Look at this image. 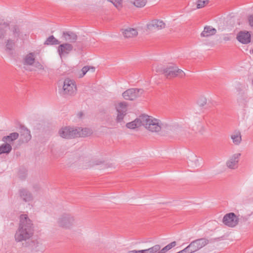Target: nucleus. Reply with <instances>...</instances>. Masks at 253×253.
<instances>
[{
	"label": "nucleus",
	"instance_id": "nucleus-1",
	"mask_svg": "<svg viewBox=\"0 0 253 253\" xmlns=\"http://www.w3.org/2000/svg\"><path fill=\"white\" fill-rule=\"evenodd\" d=\"M34 233L32 221L27 214H21L19 217L18 228L14 235L15 241L17 242L26 241L33 236Z\"/></svg>",
	"mask_w": 253,
	"mask_h": 253
},
{
	"label": "nucleus",
	"instance_id": "nucleus-2",
	"mask_svg": "<svg viewBox=\"0 0 253 253\" xmlns=\"http://www.w3.org/2000/svg\"><path fill=\"white\" fill-rule=\"evenodd\" d=\"M143 126L152 132L159 133L163 128V124L158 119L148 115H144Z\"/></svg>",
	"mask_w": 253,
	"mask_h": 253
},
{
	"label": "nucleus",
	"instance_id": "nucleus-3",
	"mask_svg": "<svg viewBox=\"0 0 253 253\" xmlns=\"http://www.w3.org/2000/svg\"><path fill=\"white\" fill-rule=\"evenodd\" d=\"M57 222L60 227L70 229L77 224V220L71 214L66 213L60 216Z\"/></svg>",
	"mask_w": 253,
	"mask_h": 253
},
{
	"label": "nucleus",
	"instance_id": "nucleus-4",
	"mask_svg": "<svg viewBox=\"0 0 253 253\" xmlns=\"http://www.w3.org/2000/svg\"><path fill=\"white\" fill-rule=\"evenodd\" d=\"M161 72L164 74L167 78H174L179 77L182 78L185 76V73L181 69H178L176 66L170 65L164 68Z\"/></svg>",
	"mask_w": 253,
	"mask_h": 253
},
{
	"label": "nucleus",
	"instance_id": "nucleus-5",
	"mask_svg": "<svg viewBox=\"0 0 253 253\" xmlns=\"http://www.w3.org/2000/svg\"><path fill=\"white\" fill-rule=\"evenodd\" d=\"M77 91L75 82L70 79H66L64 81L62 94L64 95H74Z\"/></svg>",
	"mask_w": 253,
	"mask_h": 253
},
{
	"label": "nucleus",
	"instance_id": "nucleus-6",
	"mask_svg": "<svg viewBox=\"0 0 253 253\" xmlns=\"http://www.w3.org/2000/svg\"><path fill=\"white\" fill-rule=\"evenodd\" d=\"M58 133L61 137L64 138L69 139L77 137L78 131L77 130V128L69 126H65L61 128L59 130Z\"/></svg>",
	"mask_w": 253,
	"mask_h": 253
},
{
	"label": "nucleus",
	"instance_id": "nucleus-7",
	"mask_svg": "<svg viewBox=\"0 0 253 253\" xmlns=\"http://www.w3.org/2000/svg\"><path fill=\"white\" fill-rule=\"evenodd\" d=\"M143 92L142 89L130 88L123 93V96L126 100H134L139 97Z\"/></svg>",
	"mask_w": 253,
	"mask_h": 253
},
{
	"label": "nucleus",
	"instance_id": "nucleus-8",
	"mask_svg": "<svg viewBox=\"0 0 253 253\" xmlns=\"http://www.w3.org/2000/svg\"><path fill=\"white\" fill-rule=\"evenodd\" d=\"M223 223L230 227L236 226L239 222V218L233 212L226 214L222 219Z\"/></svg>",
	"mask_w": 253,
	"mask_h": 253
},
{
	"label": "nucleus",
	"instance_id": "nucleus-9",
	"mask_svg": "<svg viewBox=\"0 0 253 253\" xmlns=\"http://www.w3.org/2000/svg\"><path fill=\"white\" fill-rule=\"evenodd\" d=\"M209 242L210 241L209 240L204 238H202L196 239L191 242L190 245L194 252H196V251L199 250L203 247L208 245Z\"/></svg>",
	"mask_w": 253,
	"mask_h": 253
},
{
	"label": "nucleus",
	"instance_id": "nucleus-10",
	"mask_svg": "<svg viewBox=\"0 0 253 253\" xmlns=\"http://www.w3.org/2000/svg\"><path fill=\"white\" fill-rule=\"evenodd\" d=\"M147 28L151 31L159 30L164 29L166 27L165 23L162 20H153L147 24Z\"/></svg>",
	"mask_w": 253,
	"mask_h": 253
},
{
	"label": "nucleus",
	"instance_id": "nucleus-11",
	"mask_svg": "<svg viewBox=\"0 0 253 253\" xmlns=\"http://www.w3.org/2000/svg\"><path fill=\"white\" fill-rule=\"evenodd\" d=\"M73 49V45L69 43L61 44L58 47V52L60 57L69 54Z\"/></svg>",
	"mask_w": 253,
	"mask_h": 253
},
{
	"label": "nucleus",
	"instance_id": "nucleus-12",
	"mask_svg": "<svg viewBox=\"0 0 253 253\" xmlns=\"http://www.w3.org/2000/svg\"><path fill=\"white\" fill-rule=\"evenodd\" d=\"M240 156V153L234 154L227 162V167L230 169H235L237 168Z\"/></svg>",
	"mask_w": 253,
	"mask_h": 253
},
{
	"label": "nucleus",
	"instance_id": "nucleus-13",
	"mask_svg": "<svg viewBox=\"0 0 253 253\" xmlns=\"http://www.w3.org/2000/svg\"><path fill=\"white\" fill-rule=\"evenodd\" d=\"M143 123L144 115H142L139 116V118H136L134 121L127 123L126 126L128 128L134 129L141 126H143Z\"/></svg>",
	"mask_w": 253,
	"mask_h": 253
},
{
	"label": "nucleus",
	"instance_id": "nucleus-14",
	"mask_svg": "<svg viewBox=\"0 0 253 253\" xmlns=\"http://www.w3.org/2000/svg\"><path fill=\"white\" fill-rule=\"evenodd\" d=\"M237 39L243 44H247L251 42V35L248 32L241 31L238 34Z\"/></svg>",
	"mask_w": 253,
	"mask_h": 253
},
{
	"label": "nucleus",
	"instance_id": "nucleus-15",
	"mask_svg": "<svg viewBox=\"0 0 253 253\" xmlns=\"http://www.w3.org/2000/svg\"><path fill=\"white\" fill-rule=\"evenodd\" d=\"M216 30L211 26H206L203 31L201 33V37H208L214 35Z\"/></svg>",
	"mask_w": 253,
	"mask_h": 253
},
{
	"label": "nucleus",
	"instance_id": "nucleus-16",
	"mask_svg": "<svg viewBox=\"0 0 253 253\" xmlns=\"http://www.w3.org/2000/svg\"><path fill=\"white\" fill-rule=\"evenodd\" d=\"M62 37L65 41L70 42H76L78 38L75 33L71 31L63 32Z\"/></svg>",
	"mask_w": 253,
	"mask_h": 253
},
{
	"label": "nucleus",
	"instance_id": "nucleus-17",
	"mask_svg": "<svg viewBox=\"0 0 253 253\" xmlns=\"http://www.w3.org/2000/svg\"><path fill=\"white\" fill-rule=\"evenodd\" d=\"M122 33L126 38H132L136 37L138 32L135 29L128 28L126 29H122Z\"/></svg>",
	"mask_w": 253,
	"mask_h": 253
},
{
	"label": "nucleus",
	"instance_id": "nucleus-18",
	"mask_svg": "<svg viewBox=\"0 0 253 253\" xmlns=\"http://www.w3.org/2000/svg\"><path fill=\"white\" fill-rule=\"evenodd\" d=\"M10 29L8 23L0 20V39H3L6 35V32Z\"/></svg>",
	"mask_w": 253,
	"mask_h": 253
},
{
	"label": "nucleus",
	"instance_id": "nucleus-19",
	"mask_svg": "<svg viewBox=\"0 0 253 253\" xmlns=\"http://www.w3.org/2000/svg\"><path fill=\"white\" fill-rule=\"evenodd\" d=\"M20 197L25 202H30L32 200L33 196L32 194L27 189H22L19 190Z\"/></svg>",
	"mask_w": 253,
	"mask_h": 253
},
{
	"label": "nucleus",
	"instance_id": "nucleus-20",
	"mask_svg": "<svg viewBox=\"0 0 253 253\" xmlns=\"http://www.w3.org/2000/svg\"><path fill=\"white\" fill-rule=\"evenodd\" d=\"M9 30L12 32L13 37L16 39L17 41L22 34V32L20 27L17 25H12Z\"/></svg>",
	"mask_w": 253,
	"mask_h": 253
},
{
	"label": "nucleus",
	"instance_id": "nucleus-21",
	"mask_svg": "<svg viewBox=\"0 0 253 253\" xmlns=\"http://www.w3.org/2000/svg\"><path fill=\"white\" fill-rule=\"evenodd\" d=\"M18 137V133L12 132L10 133L9 135L3 136L2 138V141L4 143H9L11 145V143L16 140Z\"/></svg>",
	"mask_w": 253,
	"mask_h": 253
},
{
	"label": "nucleus",
	"instance_id": "nucleus-22",
	"mask_svg": "<svg viewBox=\"0 0 253 253\" xmlns=\"http://www.w3.org/2000/svg\"><path fill=\"white\" fill-rule=\"evenodd\" d=\"M249 98L248 95L243 93L241 94L238 98V103L239 106L242 108H245L247 106V103Z\"/></svg>",
	"mask_w": 253,
	"mask_h": 253
},
{
	"label": "nucleus",
	"instance_id": "nucleus-23",
	"mask_svg": "<svg viewBox=\"0 0 253 253\" xmlns=\"http://www.w3.org/2000/svg\"><path fill=\"white\" fill-rule=\"evenodd\" d=\"M78 131L77 137H86L90 135L92 133V130L88 128H77Z\"/></svg>",
	"mask_w": 253,
	"mask_h": 253
},
{
	"label": "nucleus",
	"instance_id": "nucleus-24",
	"mask_svg": "<svg viewBox=\"0 0 253 253\" xmlns=\"http://www.w3.org/2000/svg\"><path fill=\"white\" fill-rule=\"evenodd\" d=\"M12 150V146L9 143H4L0 146V155L9 154Z\"/></svg>",
	"mask_w": 253,
	"mask_h": 253
},
{
	"label": "nucleus",
	"instance_id": "nucleus-25",
	"mask_svg": "<svg viewBox=\"0 0 253 253\" xmlns=\"http://www.w3.org/2000/svg\"><path fill=\"white\" fill-rule=\"evenodd\" d=\"M35 61V54L33 53H30L27 54L24 58V64L27 65H32Z\"/></svg>",
	"mask_w": 253,
	"mask_h": 253
},
{
	"label": "nucleus",
	"instance_id": "nucleus-26",
	"mask_svg": "<svg viewBox=\"0 0 253 253\" xmlns=\"http://www.w3.org/2000/svg\"><path fill=\"white\" fill-rule=\"evenodd\" d=\"M231 138L235 145H239L242 140L241 135L240 132L233 133L231 135Z\"/></svg>",
	"mask_w": 253,
	"mask_h": 253
},
{
	"label": "nucleus",
	"instance_id": "nucleus-27",
	"mask_svg": "<svg viewBox=\"0 0 253 253\" xmlns=\"http://www.w3.org/2000/svg\"><path fill=\"white\" fill-rule=\"evenodd\" d=\"M127 103L125 102L119 103L116 106L118 113H126L127 111Z\"/></svg>",
	"mask_w": 253,
	"mask_h": 253
},
{
	"label": "nucleus",
	"instance_id": "nucleus-28",
	"mask_svg": "<svg viewBox=\"0 0 253 253\" xmlns=\"http://www.w3.org/2000/svg\"><path fill=\"white\" fill-rule=\"evenodd\" d=\"M60 42L56 39L53 36H49L44 42L45 45H57L59 44Z\"/></svg>",
	"mask_w": 253,
	"mask_h": 253
},
{
	"label": "nucleus",
	"instance_id": "nucleus-29",
	"mask_svg": "<svg viewBox=\"0 0 253 253\" xmlns=\"http://www.w3.org/2000/svg\"><path fill=\"white\" fill-rule=\"evenodd\" d=\"M21 129L23 130L21 136H23L25 141L28 142L31 139L32 137L30 134V131L27 128L24 126L22 127Z\"/></svg>",
	"mask_w": 253,
	"mask_h": 253
},
{
	"label": "nucleus",
	"instance_id": "nucleus-30",
	"mask_svg": "<svg viewBox=\"0 0 253 253\" xmlns=\"http://www.w3.org/2000/svg\"><path fill=\"white\" fill-rule=\"evenodd\" d=\"M161 248L160 245L156 244L151 248L144 250V253H158Z\"/></svg>",
	"mask_w": 253,
	"mask_h": 253
},
{
	"label": "nucleus",
	"instance_id": "nucleus-31",
	"mask_svg": "<svg viewBox=\"0 0 253 253\" xmlns=\"http://www.w3.org/2000/svg\"><path fill=\"white\" fill-rule=\"evenodd\" d=\"M147 1V0H129V2L137 7H144Z\"/></svg>",
	"mask_w": 253,
	"mask_h": 253
},
{
	"label": "nucleus",
	"instance_id": "nucleus-32",
	"mask_svg": "<svg viewBox=\"0 0 253 253\" xmlns=\"http://www.w3.org/2000/svg\"><path fill=\"white\" fill-rule=\"evenodd\" d=\"M15 42H16L14 40H12L11 39L7 40L5 42L6 49L9 51L13 50L15 46Z\"/></svg>",
	"mask_w": 253,
	"mask_h": 253
},
{
	"label": "nucleus",
	"instance_id": "nucleus-33",
	"mask_svg": "<svg viewBox=\"0 0 253 253\" xmlns=\"http://www.w3.org/2000/svg\"><path fill=\"white\" fill-rule=\"evenodd\" d=\"M210 0H198L197 1V8L200 9L205 7L209 3Z\"/></svg>",
	"mask_w": 253,
	"mask_h": 253
},
{
	"label": "nucleus",
	"instance_id": "nucleus-34",
	"mask_svg": "<svg viewBox=\"0 0 253 253\" xmlns=\"http://www.w3.org/2000/svg\"><path fill=\"white\" fill-rule=\"evenodd\" d=\"M126 113H118L116 121L118 123H121L123 121L125 116L126 115Z\"/></svg>",
	"mask_w": 253,
	"mask_h": 253
},
{
	"label": "nucleus",
	"instance_id": "nucleus-35",
	"mask_svg": "<svg viewBox=\"0 0 253 253\" xmlns=\"http://www.w3.org/2000/svg\"><path fill=\"white\" fill-rule=\"evenodd\" d=\"M90 68H91L93 71L95 70V68L94 67H90L88 66H84L82 68V71L83 72V76L84 75L86 74V73L90 69Z\"/></svg>",
	"mask_w": 253,
	"mask_h": 253
},
{
	"label": "nucleus",
	"instance_id": "nucleus-36",
	"mask_svg": "<svg viewBox=\"0 0 253 253\" xmlns=\"http://www.w3.org/2000/svg\"><path fill=\"white\" fill-rule=\"evenodd\" d=\"M183 253H194L189 244L186 248L182 250Z\"/></svg>",
	"mask_w": 253,
	"mask_h": 253
},
{
	"label": "nucleus",
	"instance_id": "nucleus-37",
	"mask_svg": "<svg viewBox=\"0 0 253 253\" xmlns=\"http://www.w3.org/2000/svg\"><path fill=\"white\" fill-rule=\"evenodd\" d=\"M198 103L200 106H204L207 103L206 98L204 97H202L199 100Z\"/></svg>",
	"mask_w": 253,
	"mask_h": 253
},
{
	"label": "nucleus",
	"instance_id": "nucleus-38",
	"mask_svg": "<svg viewBox=\"0 0 253 253\" xmlns=\"http://www.w3.org/2000/svg\"><path fill=\"white\" fill-rule=\"evenodd\" d=\"M111 1L115 6L117 7L122 4L123 0H112Z\"/></svg>",
	"mask_w": 253,
	"mask_h": 253
},
{
	"label": "nucleus",
	"instance_id": "nucleus-39",
	"mask_svg": "<svg viewBox=\"0 0 253 253\" xmlns=\"http://www.w3.org/2000/svg\"><path fill=\"white\" fill-rule=\"evenodd\" d=\"M176 245V242L175 241H173L167 245L166 246L168 248V250H170L172 248L174 247Z\"/></svg>",
	"mask_w": 253,
	"mask_h": 253
},
{
	"label": "nucleus",
	"instance_id": "nucleus-40",
	"mask_svg": "<svg viewBox=\"0 0 253 253\" xmlns=\"http://www.w3.org/2000/svg\"><path fill=\"white\" fill-rule=\"evenodd\" d=\"M35 67L40 70H43L44 69L43 66L39 62L35 63Z\"/></svg>",
	"mask_w": 253,
	"mask_h": 253
},
{
	"label": "nucleus",
	"instance_id": "nucleus-41",
	"mask_svg": "<svg viewBox=\"0 0 253 253\" xmlns=\"http://www.w3.org/2000/svg\"><path fill=\"white\" fill-rule=\"evenodd\" d=\"M169 251V250H168V248L166 246L165 247H164L162 249H160L158 253H166Z\"/></svg>",
	"mask_w": 253,
	"mask_h": 253
},
{
	"label": "nucleus",
	"instance_id": "nucleus-42",
	"mask_svg": "<svg viewBox=\"0 0 253 253\" xmlns=\"http://www.w3.org/2000/svg\"><path fill=\"white\" fill-rule=\"evenodd\" d=\"M127 253H144V250L129 251Z\"/></svg>",
	"mask_w": 253,
	"mask_h": 253
},
{
	"label": "nucleus",
	"instance_id": "nucleus-43",
	"mask_svg": "<svg viewBox=\"0 0 253 253\" xmlns=\"http://www.w3.org/2000/svg\"><path fill=\"white\" fill-rule=\"evenodd\" d=\"M249 22L251 26H253V14L249 17Z\"/></svg>",
	"mask_w": 253,
	"mask_h": 253
},
{
	"label": "nucleus",
	"instance_id": "nucleus-44",
	"mask_svg": "<svg viewBox=\"0 0 253 253\" xmlns=\"http://www.w3.org/2000/svg\"><path fill=\"white\" fill-rule=\"evenodd\" d=\"M83 113L82 112H81L78 114V116L79 118H81L83 117Z\"/></svg>",
	"mask_w": 253,
	"mask_h": 253
},
{
	"label": "nucleus",
	"instance_id": "nucleus-45",
	"mask_svg": "<svg viewBox=\"0 0 253 253\" xmlns=\"http://www.w3.org/2000/svg\"><path fill=\"white\" fill-rule=\"evenodd\" d=\"M223 40L225 41H229L230 40V37H229L228 36H225L223 38Z\"/></svg>",
	"mask_w": 253,
	"mask_h": 253
},
{
	"label": "nucleus",
	"instance_id": "nucleus-46",
	"mask_svg": "<svg viewBox=\"0 0 253 253\" xmlns=\"http://www.w3.org/2000/svg\"><path fill=\"white\" fill-rule=\"evenodd\" d=\"M220 239V238H214L213 239H211V241H216L219 240Z\"/></svg>",
	"mask_w": 253,
	"mask_h": 253
},
{
	"label": "nucleus",
	"instance_id": "nucleus-47",
	"mask_svg": "<svg viewBox=\"0 0 253 253\" xmlns=\"http://www.w3.org/2000/svg\"><path fill=\"white\" fill-rule=\"evenodd\" d=\"M176 253H183V251L181 250L178 252H177Z\"/></svg>",
	"mask_w": 253,
	"mask_h": 253
}]
</instances>
